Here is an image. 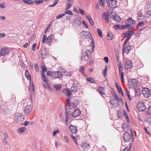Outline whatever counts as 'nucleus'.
I'll return each instance as SVG.
<instances>
[{
    "label": "nucleus",
    "instance_id": "28",
    "mask_svg": "<svg viewBox=\"0 0 151 151\" xmlns=\"http://www.w3.org/2000/svg\"><path fill=\"white\" fill-rule=\"evenodd\" d=\"M86 80L87 82L90 83H96L95 80L93 78H86Z\"/></svg>",
    "mask_w": 151,
    "mask_h": 151
},
{
    "label": "nucleus",
    "instance_id": "36",
    "mask_svg": "<svg viewBox=\"0 0 151 151\" xmlns=\"http://www.w3.org/2000/svg\"><path fill=\"white\" fill-rule=\"evenodd\" d=\"M99 1L100 6L103 7H104L105 4V0H99Z\"/></svg>",
    "mask_w": 151,
    "mask_h": 151
},
{
    "label": "nucleus",
    "instance_id": "55",
    "mask_svg": "<svg viewBox=\"0 0 151 151\" xmlns=\"http://www.w3.org/2000/svg\"><path fill=\"white\" fill-rule=\"evenodd\" d=\"M137 16L139 17H143V14L142 12L140 11H138L137 13Z\"/></svg>",
    "mask_w": 151,
    "mask_h": 151
},
{
    "label": "nucleus",
    "instance_id": "1",
    "mask_svg": "<svg viewBox=\"0 0 151 151\" xmlns=\"http://www.w3.org/2000/svg\"><path fill=\"white\" fill-rule=\"evenodd\" d=\"M138 85V82L136 79H130L129 80L128 86L130 88H136Z\"/></svg>",
    "mask_w": 151,
    "mask_h": 151
},
{
    "label": "nucleus",
    "instance_id": "46",
    "mask_svg": "<svg viewBox=\"0 0 151 151\" xmlns=\"http://www.w3.org/2000/svg\"><path fill=\"white\" fill-rule=\"evenodd\" d=\"M34 1L37 4H39L44 2L43 0H34Z\"/></svg>",
    "mask_w": 151,
    "mask_h": 151
},
{
    "label": "nucleus",
    "instance_id": "48",
    "mask_svg": "<svg viewBox=\"0 0 151 151\" xmlns=\"http://www.w3.org/2000/svg\"><path fill=\"white\" fill-rule=\"evenodd\" d=\"M54 72H51V71H48L47 72V75L50 76H51L52 77V78H53V74H54Z\"/></svg>",
    "mask_w": 151,
    "mask_h": 151
},
{
    "label": "nucleus",
    "instance_id": "47",
    "mask_svg": "<svg viewBox=\"0 0 151 151\" xmlns=\"http://www.w3.org/2000/svg\"><path fill=\"white\" fill-rule=\"evenodd\" d=\"M64 14H69L70 15H72L73 14V13L71 11L69 10L65 11V12Z\"/></svg>",
    "mask_w": 151,
    "mask_h": 151
},
{
    "label": "nucleus",
    "instance_id": "64",
    "mask_svg": "<svg viewBox=\"0 0 151 151\" xmlns=\"http://www.w3.org/2000/svg\"><path fill=\"white\" fill-rule=\"evenodd\" d=\"M104 60L107 63H108L109 61V58L107 57H105L104 58Z\"/></svg>",
    "mask_w": 151,
    "mask_h": 151
},
{
    "label": "nucleus",
    "instance_id": "45",
    "mask_svg": "<svg viewBox=\"0 0 151 151\" xmlns=\"http://www.w3.org/2000/svg\"><path fill=\"white\" fill-rule=\"evenodd\" d=\"M84 69V67L83 66H81L79 68V71L84 76H85V75L84 74L83 72Z\"/></svg>",
    "mask_w": 151,
    "mask_h": 151
},
{
    "label": "nucleus",
    "instance_id": "7",
    "mask_svg": "<svg viewBox=\"0 0 151 151\" xmlns=\"http://www.w3.org/2000/svg\"><path fill=\"white\" fill-rule=\"evenodd\" d=\"M81 24V19L79 18H77L74 20L72 25L74 28H77L80 27Z\"/></svg>",
    "mask_w": 151,
    "mask_h": 151
},
{
    "label": "nucleus",
    "instance_id": "61",
    "mask_svg": "<svg viewBox=\"0 0 151 151\" xmlns=\"http://www.w3.org/2000/svg\"><path fill=\"white\" fill-rule=\"evenodd\" d=\"M117 115L119 118H121L122 116V112L120 111H118L117 113Z\"/></svg>",
    "mask_w": 151,
    "mask_h": 151
},
{
    "label": "nucleus",
    "instance_id": "52",
    "mask_svg": "<svg viewBox=\"0 0 151 151\" xmlns=\"http://www.w3.org/2000/svg\"><path fill=\"white\" fill-rule=\"evenodd\" d=\"M72 4H68L67 3L66 8L65 10H67L69 9L71 7Z\"/></svg>",
    "mask_w": 151,
    "mask_h": 151
},
{
    "label": "nucleus",
    "instance_id": "63",
    "mask_svg": "<svg viewBox=\"0 0 151 151\" xmlns=\"http://www.w3.org/2000/svg\"><path fill=\"white\" fill-rule=\"evenodd\" d=\"M147 112L148 114L150 115H151V107H149L148 108L147 110Z\"/></svg>",
    "mask_w": 151,
    "mask_h": 151
},
{
    "label": "nucleus",
    "instance_id": "54",
    "mask_svg": "<svg viewBox=\"0 0 151 151\" xmlns=\"http://www.w3.org/2000/svg\"><path fill=\"white\" fill-rule=\"evenodd\" d=\"M47 36L46 35H44L43 37V38L42 40V43H45V41H47Z\"/></svg>",
    "mask_w": 151,
    "mask_h": 151
},
{
    "label": "nucleus",
    "instance_id": "27",
    "mask_svg": "<svg viewBox=\"0 0 151 151\" xmlns=\"http://www.w3.org/2000/svg\"><path fill=\"white\" fill-rule=\"evenodd\" d=\"M65 119L68 120L70 117L71 116V112L70 111H69L68 112H67L66 109H65Z\"/></svg>",
    "mask_w": 151,
    "mask_h": 151
},
{
    "label": "nucleus",
    "instance_id": "37",
    "mask_svg": "<svg viewBox=\"0 0 151 151\" xmlns=\"http://www.w3.org/2000/svg\"><path fill=\"white\" fill-rule=\"evenodd\" d=\"M25 129L26 128L25 127H22L18 129L17 132L19 133H22L23 132Z\"/></svg>",
    "mask_w": 151,
    "mask_h": 151
},
{
    "label": "nucleus",
    "instance_id": "40",
    "mask_svg": "<svg viewBox=\"0 0 151 151\" xmlns=\"http://www.w3.org/2000/svg\"><path fill=\"white\" fill-rule=\"evenodd\" d=\"M131 26V24H127L123 25L121 26V28H120V29H124L125 28H127L128 27H130Z\"/></svg>",
    "mask_w": 151,
    "mask_h": 151
},
{
    "label": "nucleus",
    "instance_id": "58",
    "mask_svg": "<svg viewBox=\"0 0 151 151\" xmlns=\"http://www.w3.org/2000/svg\"><path fill=\"white\" fill-rule=\"evenodd\" d=\"M65 15V14H60L59 15H58L57 16L56 19H59V18H60L61 17H63Z\"/></svg>",
    "mask_w": 151,
    "mask_h": 151
},
{
    "label": "nucleus",
    "instance_id": "32",
    "mask_svg": "<svg viewBox=\"0 0 151 151\" xmlns=\"http://www.w3.org/2000/svg\"><path fill=\"white\" fill-rule=\"evenodd\" d=\"M86 18L87 19H88L91 25V26H93L94 25V23L93 22V20L91 18V17L89 15L87 16L86 17Z\"/></svg>",
    "mask_w": 151,
    "mask_h": 151
},
{
    "label": "nucleus",
    "instance_id": "16",
    "mask_svg": "<svg viewBox=\"0 0 151 151\" xmlns=\"http://www.w3.org/2000/svg\"><path fill=\"white\" fill-rule=\"evenodd\" d=\"M81 113V111L79 109H75L72 113V116L73 117H76L79 116Z\"/></svg>",
    "mask_w": 151,
    "mask_h": 151
},
{
    "label": "nucleus",
    "instance_id": "10",
    "mask_svg": "<svg viewBox=\"0 0 151 151\" xmlns=\"http://www.w3.org/2000/svg\"><path fill=\"white\" fill-rule=\"evenodd\" d=\"M63 75L62 71H54V74H53V78L56 79L57 78H60L62 77V76Z\"/></svg>",
    "mask_w": 151,
    "mask_h": 151
},
{
    "label": "nucleus",
    "instance_id": "59",
    "mask_svg": "<svg viewBox=\"0 0 151 151\" xmlns=\"http://www.w3.org/2000/svg\"><path fill=\"white\" fill-rule=\"evenodd\" d=\"M37 44L36 43H34L33 44L32 46V49L33 51L35 50Z\"/></svg>",
    "mask_w": 151,
    "mask_h": 151
},
{
    "label": "nucleus",
    "instance_id": "22",
    "mask_svg": "<svg viewBox=\"0 0 151 151\" xmlns=\"http://www.w3.org/2000/svg\"><path fill=\"white\" fill-rule=\"evenodd\" d=\"M133 34V32L131 31H129L126 32H124L122 34V36L123 35H124V38L126 37H130V38L131 37V36Z\"/></svg>",
    "mask_w": 151,
    "mask_h": 151
},
{
    "label": "nucleus",
    "instance_id": "6",
    "mask_svg": "<svg viewBox=\"0 0 151 151\" xmlns=\"http://www.w3.org/2000/svg\"><path fill=\"white\" fill-rule=\"evenodd\" d=\"M10 52L9 50L5 47L2 48L0 50V56H4L8 54Z\"/></svg>",
    "mask_w": 151,
    "mask_h": 151
},
{
    "label": "nucleus",
    "instance_id": "25",
    "mask_svg": "<svg viewBox=\"0 0 151 151\" xmlns=\"http://www.w3.org/2000/svg\"><path fill=\"white\" fill-rule=\"evenodd\" d=\"M97 91L101 94H105L104 88V87H99L98 88Z\"/></svg>",
    "mask_w": 151,
    "mask_h": 151
},
{
    "label": "nucleus",
    "instance_id": "23",
    "mask_svg": "<svg viewBox=\"0 0 151 151\" xmlns=\"http://www.w3.org/2000/svg\"><path fill=\"white\" fill-rule=\"evenodd\" d=\"M41 55L42 57L44 58L47 55V52H46V48H44L41 50Z\"/></svg>",
    "mask_w": 151,
    "mask_h": 151
},
{
    "label": "nucleus",
    "instance_id": "26",
    "mask_svg": "<svg viewBox=\"0 0 151 151\" xmlns=\"http://www.w3.org/2000/svg\"><path fill=\"white\" fill-rule=\"evenodd\" d=\"M135 22V21L131 17L128 18L126 21V23L132 25Z\"/></svg>",
    "mask_w": 151,
    "mask_h": 151
},
{
    "label": "nucleus",
    "instance_id": "44",
    "mask_svg": "<svg viewBox=\"0 0 151 151\" xmlns=\"http://www.w3.org/2000/svg\"><path fill=\"white\" fill-rule=\"evenodd\" d=\"M130 131H131V134H130L132 136L131 141H132V142H133L134 140V136L133 135V131L132 129H130Z\"/></svg>",
    "mask_w": 151,
    "mask_h": 151
},
{
    "label": "nucleus",
    "instance_id": "31",
    "mask_svg": "<svg viewBox=\"0 0 151 151\" xmlns=\"http://www.w3.org/2000/svg\"><path fill=\"white\" fill-rule=\"evenodd\" d=\"M112 18L113 20H115L118 22H119L122 19L119 16L116 15L114 16Z\"/></svg>",
    "mask_w": 151,
    "mask_h": 151
},
{
    "label": "nucleus",
    "instance_id": "14",
    "mask_svg": "<svg viewBox=\"0 0 151 151\" xmlns=\"http://www.w3.org/2000/svg\"><path fill=\"white\" fill-rule=\"evenodd\" d=\"M67 104L70 109L75 108L78 105V103L75 102L70 103L69 99H67Z\"/></svg>",
    "mask_w": 151,
    "mask_h": 151
},
{
    "label": "nucleus",
    "instance_id": "38",
    "mask_svg": "<svg viewBox=\"0 0 151 151\" xmlns=\"http://www.w3.org/2000/svg\"><path fill=\"white\" fill-rule=\"evenodd\" d=\"M29 90L30 91H32V92H34L35 90V88L33 83H32V84H30L29 85Z\"/></svg>",
    "mask_w": 151,
    "mask_h": 151
},
{
    "label": "nucleus",
    "instance_id": "42",
    "mask_svg": "<svg viewBox=\"0 0 151 151\" xmlns=\"http://www.w3.org/2000/svg\"><path fill=\"white\" fill-rule=\"evenodd\" d=\"M132 143H131L129 147H126L124 148L122 151H129V150H131V149L132 147Z\"/></svg>",
    "mask_w": 151,
    "mask_h": 151
},
{
    "label": "nucleus",
    "instance_id": "12",
    "mask_svg": "<svg viewBox=\"0 0 151 151\" xmlns=\"http://www.w3.org/2000/svg\"><path fill=\"white\" fill-rule=\"evenodd\" d=\"M132 138V136L130 134L126 132L124 134L123 139L125 142H127L130 141Z\"/></svg>",
    "mask_w": 151,
    "mask_h": 151
},
{
    "label": "nucleus",
    "instance_id": "30",
    "mask_svg": "<svg viewBox=\"0 0 151 151\" xmlns=\"http://www.w3.org/2000/svg\"><path fill=\"white\" fill-rule=\"evenodd\" d=\"M115 84L116 86V87L117 90L119 92V93H122V95H123V93L122 91V88L120 86H119L118 83L117 82H116L115 83Z\"/></svg>",
    "mask_w": 151,
    "mask_h": 151
},
{
    "label": "nucleus",
    "instance_id": "39",
    "mask_svg": "<svg viewBox=\"0 0 151 151\" xmlns=\"http://www.w3.org/2000/svg\"><path fill=\"white\" fill-rule=\"evenodd\" d=\"M66 91L68 97L70 98V96H73L72 95H73V93L71 92V91H70L68 89H66Z\"/></svg>",
    "mask_w": 151,
    "mask_h": 151
},
{
    "label": "nucleus",
    "instance_id": "21",
    "mask_svg": "<svg viewBox=\"0 0 151 151\" xmlns=\"http://www.w3.org/2000/svg\"><path fill=\"white\" fill-rule=\"evenodd\" d=\"M119 101L117 100V99H113L109 101V103L113 106L115 107H117L119 104Z\"/></svg>",
    "mask_w": 151,
    "mask_h": 151
},
{
    "label": "nucleus",
    "instance_id": "60",
    "mask_svg": "<svg viewBox=\"0 0 151 151\" xmlns=\"http://www.w3.org/2000/svg\"><path fill=\"white\" fill-rule=\"evenodd\" d=\"M55 88L57 91H59L61 89V87L59 85H56L55 86Z\"/></svg>",
    "mask_w": 151,
    "mask_h": 151
},
{
    "label": "nucleus",
    "instance_id": "57",
    "mask_svg": "<svg viewBox=\"0 0 151 151\" xmlns=\"http://www.w3.org/2000/svg\"><path fill=\"white\" fill-rule=\"evenodd\" d=\"M130 39V37H128L126 39L123 44V46L124 47H125V45H126V44L127 43V41H128Z\"/></svg>",
    "mask_w": 151,
    "mask_h": 151
},
{
    "label": "nucleus",
    "instance_id": "13",
    "mask_svg": "<svg viewBox=\"0 0 151 151\" xmlns=\"http://www.w3.org/2000/svg\"><path fill=\"white\" fill-rule=\"evenodd\" d=\"M150 90L149 89L147 88H144L142 91V93L145 97L148 98L150 96Z\"/></svg>",
    "mask_w": 151,
    "mask_h": 151
},
{
    "label": "nucleus",
    "instance_id": "50",
    "mask_svg": "<svg viewBox=\"0 0 151 151\" xmlns=\"http://www.w3.org/2000/svg\"><path fill=\"white\" fill-rule=\"evenodd\" d=\"M122 82H124V74L123 72L119 73Z\"/></svg>",
    "mask_w": 151,
    "mask_h": 151
},
{
    "label": "nucleus",
    "instance_id": "2",
    "mask_svg": "<svg viewBox=\"0 0 151 151\" xmlns=\"http://www.w3.org/2000/svg\"><path fill=\"white\" fill-rule=\"evenodd\" d=\"M42 77L43 81L42 84L44 88H47L49 90H51V87L50 85L48 83V80L46 79L45 76L43 72H42Z\"/></svg>",
    "mask_w": 151,
    "mask_h": 151
},
{
    "label": "nucleus",
    "instance_id": "20",
    "mask_svg": "<svg viewBox=\"0 0 151 151\" xmlns=\"http://www.w3.org/2000/svg\"><path fill=\"white\" fill-rule=\"evenodd\" d=\"M132 49V46L129 45H127L126 47L125 46V47H123V50L125 51V52L127 54H128Z\"/></svg>",
    "mask_w": 151,
    "mask_h": 151
},
{
    "label": "nucleus",
    "instance_id": "41",
    "mask_svg": "<svg viewBox=\"0 0 151 151\" xmlns=\"http://www.w3.org/2000/svg\"><path fill=\"white\" fill-rule=\"evenodd\" d=\"M97 31L100 37L101 38L102 37V32L101 30L100 29L98 28L97 29Z\"/></svg>",
    "mask_w": 151,
    "mask_h": 151
},
{
    "label": "nucleus",
    "instance_id": "8",
    "mask_svg": "<svg viewBox=\"0 0 151 151\" xmlns=\"http://www.w3.org/2000/svg\"><path fill=\"white\" fill-rule=\"evenodd\" d=\"M32 111V107L29 105H27L25 106L24 110V114L27 115L30 114Z\"/></svg>",
    "mask_w": 151,
    "mask_h": 151
},
{
    "label": "nucleus",
    "instance_id": "5",
    "mask_svg": "<svg viewBox=\"0 0 151 151\" xmlns=\"http://www.w3.org/2000/svg\"><path fill=\"white\" fill-rule=\"evenodd\" d=\"M132 67V63L131 60H127L125 63L124 67L125 69L129 70L131 69Z\"/></svg>",
    "mask_w": 151,
    "mask_h": 151
},
{
    "label": "nucleus",
    "instance_id": "24",
    "mask_svg": "<svg viewBox=\"0 0 151 151\" xmlns=\"http://www.w3.org/2000/svg\"><path fill=\"white\" fill-rule=\"evenodd\" d=\"M102 18L105 19L107 21V23H108L109 21V15L106 12H104L103 13Z\"/></svg>",
    "mask_w": 151,
    "mask_h": 151
},
{
    "label": "nucleus",
    "instance_id": "51",
    "mask_svg": "<svg viewBox=\"0 0 151 151\" xmlns=\"http://www.w3.org/2000/svg\"><path fill=\"white\" fill-rule=\"evenodd\" d=\"M113 28L116 30L121 28V27L120 25H115L113 26Z\"/></svg>",
    "mask_w": 151,
    "mask_h": 151
},
{
    "label": "nucleus",
    "instance_id": "17",
    "mask_svg": "<svg viewBox=\"0 0 151 151\" xmlns=\"http://www.w3.org/2000/svg\"><path fill=\"white\" fill-rule=\"evenodd\" d=\"M78 83H73L70 88L71 91L73 92H75L78 91Z\"/></svg>",
    "mask_w": 151,
    "mask_h": 151
},
{
    "label": "nucleus",
    "instance_id": "19",
    "mask_svg": "<svg viewBox=\"0 0 151 151\" xmlns=\"http://www.w3.org/2000/svg\"><path fill=\"white\" fill-rule=\"evenodd\" d=\"M69 129L70 132L73 134L76 133L77 131L76 127L72 125H70Z\"/></svg>",
    "mask_w": 151,
    "mask_h": 151
},
{
    "label": "nucleus",
    "instance_id": "62",
    "mask_svg": "<svg viewBox=\"0 0 151 151\" xmlns=\"http://www.w3.org/2000/svg\"><path fill=\"white\" fill-rule=\"evenodd\" d=\"M144 24V23L142 21L141 22H140L137 26V27H140L141 25H143Z\"/></svg>",
    "mask_w": 151,
    "mask_h": 151
},
{
    "label": "nucleus",
    "instance_id": "56",
    "mask_svg": "<svg viewBox=\"0 0 151 151\" xmlns=\"http://www.w3.org/2000/svg\"><path fill=\"white\" fill-rule=\"evenodd\" d=\"M53 35H51L49 36L46 39H47V41L49 40V41H51L52 40V37Z\"/></svg>",
    "mask_w": 151,
    "mask_h": 151
},
{
    "label": "nucleus",
    "instance_id": "43",
    "mask_svg": "<svg viewBox=\"0 0 151 151\" xmlns=\"http://www.w3.org/2000/svg\"><path fill=\"white\" fill-rule=\"evenodd\" d=\"M107 67L108 66L107 65H105V68L103 71V73H104V75L106 76L107 73Z\"/></svg>",
    "mask_w": 151,
    "mask_h": 151
},
{
    "label": "nucleus",
    "instance_id": "4",
    "mask_svg": "<svg viewBox=\"0 0 151 151\" xmlns=\"http://www.w3.org/2000/svg\"><path fill=\"white\" fill-rule=\"evenodd\" d=\"M137 107L138 110L140 112H143L146 109L145 104L142 102H139L138 103Z\"/></svg>",
    "mask_w": 151,
    "mask_h": 151
},
{
    "label": "nucleus",
    "instance_id": "9",
    "mask_svg": "<svg viewBox=\"0 0 151 151\" xmlns=\"http://www.w3.org/2000/svg\"><path fill=\"white\" fill-rule=\"evenodd\" d=\"M24 119V118L22 114L19 113H17L15 114L14 119L16 122H19L22 121Z\"/></svg>",
    "mask_w": 151,
    "mask_h": 151
},
{
    "label": "nucleus",
    "instance_id": "18",
    "mask_svg": "<svg viewBox=\"0 0 151 151\" xmlns=\"http://www.w3.org/2000/svg\"><path fill=\"white\" fill-rule=\"evenodd\" d=\"M122 128L124 131L126 132L129 131L130 128L129 125L126 123L123 122L122 124Z\"/></svg>",
    "mask_w": 151,
    "mask_h": 151
},
{
    "label": "nucleus",
    "instance_id": "11",
    "mask_svg": "<svg viewBox=\"0 0 151 151\" xmlns=\"http://www.w3.org/2000/svg\"><path fill=\"white\" fill-rule=\"evenodd\" d=\"M80 34L81 35L82 38L84 39L88 37H90L91 36L90 32L88 31H82Z\"/></svg>",
    "mask_w": 151,
    "mask_h": 151
},
{
    "label": "nucleus",
    "instance_id": "53",
    "mask_svg": "<svg viewBox=\"0 0 151 151\" xmlns=\"http://www.w3.org/2000/svg\"><path fill=\"white\" fill-rule=\"evenodd\" d=\"M6 5H5L4 3H2L0 4V7L1 8L3 9L6 7Z\"/></svg>",
    "mask_w": 151,
    "mask_h": 151
},
{
    "label": "nucleus",
    "instance_id": "29",
    "mask_svg": "<svg viewBox=\"0 0 151 151\" xmlns=\"http://www.w3.org/2000/svg\"><path fill=\"white\" fill-rule=\"evenodd\" d=\"M89 147L90 145L89 144H88L85 142H83L82 144V148H83V149L86 148H88Z\"/></svg>",
    "mask_w": 151,
    "mask_h": 151
},
{
    "label": "nucleus",
    "instance_id": "33",
    "mask_svg": "<svg viewBox=\"0 0 151 151\" xmlns=\"http://www.w3.org/2000/svg\"><path fill=\"white\" fill-rule=\"evenodd\" d=\"M23 2L25 4L29 5H32L33 4L32 0H23Z\"/></svg>",
    "mask_w": 151,
    "mask_h": 151
},
{
    "label": "nucleus",
    "instance_id": "34",
    "mask_svg": "<svg viewBox=\"0 0 151 151\" xmlns=\"http://www.w3.org/2000/svg\"><path fill=\"white\" fill-rule=\"evenodd\" d=\"M113 38V35L112 33L109 32L108 33L107 36V38L108 40H112Z\"/></svg>",
    "mask_w": 151,
    "mask_h": 151
},
{
    "label": "nucleus",
    "instance_id": "49",
    "mask_svg": "<svg viewBox=\"0 0 151 151\" xmlns=\"http://www.w3.org/2000/svg\"><path fill=\"white\" fill-rule=\"evenodd\" d=\"M41 69L42 71H41V73H42V72H46L47 71V69L44 66H41Z\"/></svg>",
    "mask_w": 151,
    "mask_h": 151
},
{
    "label": "nucleus",
    "instance_id": "15",
    "mask_svg": "<svg viewBox=\"0 0 151 151\" xmlns=\"http://www.w3.org/2000/svg\"><path fill=\"white\" fill-rule=\"evenodd\" d=\"M89 58L88 53H85L82 54V56L81 58V62L83 63L84 61H87Z\"/></svg>",
    "mask_w": 151,
    "mask_h": 151
},
{
    "label": "nucleus",
    "instance_id": "35",
    "mask_svg": "<svg viewBox=\"0 0 151 151\" xmlns=\"http://www.w3.org/2000/svg\"><path fill=\"white\" fill-rule=\"evenodd\" d=\"M25 77L28 80H30L31 79V77L29 75V72L27 70L25 71Z\"/></svg>",
    "mask_w": 151,
    "mask_h": 151
},
{
    "label": "nucleus",
    "instance_id": "3",
    "mask_svg": "<svg viewBox=\"0 0 151 151\" xmlns=\"http://www.w3.org/2000/svg\"><path fill=\"white\" fill-rule=\"evenodd\" d=\"M106 1L108 6L111 8H115L117 6V1L116 0H106Z\"/></svg>",
    "mask_w": 151,
    "mask_h": 151
}]
</instances>
